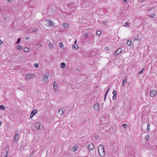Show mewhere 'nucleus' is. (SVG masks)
<instances>
[{
	"instance_id": "nucleus-1",
	"label": "nucleus",
	"mask_w": 157,
	"mask_h": 157,
	"mask_svg": "<svg viewBox=\"0 0 157 157\" xmlns=\"http://www.w3.org/2000/svg\"><path fill=\"white\" fill-rule=\"evenodd\" d=\"M98 149L100 155L102 156H104L105 155V151L103 145H100Z\"/></svg>"
},
{
	"instance_id": "nucleus-2",
	"label": "nucleus",
	"mask_w": 157,
	"mask_h": 157,
	"mask_svg": "<svg viewBox=\"0 0 157 157\" xmlns=\"http://www.w3.org/2000/svg\"><path fill=\"white\" fill-rule=\"evenodd\" d=\"M81 3L82 6L84 7L89 6L90 2L88 0H82L81 1Z\"/></svg>"
},
{
	"instance_id": "nucleus-3",
	"label": "nucleus",
	"mask_w": 157,
	"mask_h": 157,
	"mask_svg": "<svg viewBox=\"0 0 157 157\" xmlns=\"http://www.w3.org/2000/svg\"><path fill=\"white\" fill-rule=\"evenodd\" d=\"M35 75L33 74H29L27 75L26 76L25 78V80L27 79H29L34 77Z\"/></svg>"
},
{
	"instance_id": "nucleus-4",
	"label": "nucleus",
	"mask_w": 157,
	"mask_h": 157,
	"mask_svg": "<svg viewBox=\"0 0 157 157\" xmlns=\"http://www.w3.org/2000/svg\"><path fill=\"white\" fill-rule=\"evenodd\" d=\"M19 135L18 134L17 130L15 132V135L14 137V141L17 142L18 140Z\"/></svg>"
},
{
	"instance_id": "nucleus-5",
	"label": "nucleus",
	"mask_w": 157,
	"mask_h": 157,
	"mask_svg": "<svg viewBox=\"0 0 157 157\" xmlns=\"http://www.w3.org/2000/svg\"><path fill=\"white\" fill-rule=\"evenodd\" d=\"M64 111H65V110H64V109L61 108L59 109L58 111V113L60 116H61L64 113Z\"/></svg>"
},
{
	"instance_id": "nucleus-6",
	"label": "nucleus",
	"mask_w": 157,
	"mask_h": 157,
	"mask_svg": "<svg viewBox=\"0 0 157 157\" xmlns=\"http://www.w3.org/2000/svg\"><path fill=\"white\" fill-rule=\"evenodd\" d=\"M156 93L154 90H151L150 92V96L151 97H153L155 96Z\"/></svg>"
},
{
	"instance_id": "nucleus-7",
	"label": "nucleus",
	"mask_w": 157,
	"mask_h": 157,
	"mask_svg": "<svg viewBox=\"0 0 157 157\" xmlns=\"http://www.w3.org/2000/svg\"><path fill=\"white\" fill-rule=\"evenodd\" d=\"M122 51V50L121 48H119L115 52V55H117L120 54Z\"/></svg>"
},
{
	"instance_id": "nucleus-8",
	"label": "nucleus",
	"mask_w": 157,
	"mask_h": 157,
	"mask_svg": "<svg viewBox=\"0 0 157 157\" xmlns=\"http://www.w3.org/2000/svg\"><path fill=\"white\" fill-rule=\"evenodd\" d=\"M127 77L126 76H125L124 77V79L123 81L122 82V83L121 86H123L126 83L127 81Z\"/></svg>"
},
{
	"instance_id": "nucleus-9",
	"label": "nucleus",
	"mask_w": 157,
	"mask_h": 157,
	"mask_svg": "<svg viewBox=\"0 0 157 157\" xmlns=\"http://www.w3.org/2000/svg\"><path fill=\"white\" fill-rule=\"evenodd\" d=\"M36 112L37 111L36 110H33L30 114V117L31 118L36 113Z\"/></svg>"
},
{
	"instance_id": "nucleus-10",
	"label": "nucleus",
	"mask_w": 157,
	"mask_h": 157,
	"mask_svg": "<svg viewBox=\"0 0 157 157\" xmlns=\"http://www.w3.org/2000/svg\"><path fill=\"white\" fill-rule=\"evenodd\" d=\"M94 108L95 109L97 110L98 111L99 110L100 105L98 103H96L94 105Z\"/></svg>"
},
{
	"instance_id": "nucleus-11",
	"label": "nucleus",
	"mask_w": 157,
	"mask_h": 157,
	"mask_svg": "<svg viewBox=\"0 0 157 157\" xmlns=\"http://www.w3.org/2000/svg\"><path fill=\"white\" fill-rule=\"evenodd\" d=\"M35 126L38 130L40 129V123L36 122L35 123Z\"/></svg>"
},
{
	"instance_id": "nucleus-12",
	"label": "nucleus",
	"mask_w": 157,
	"mask_h": 157,
	"mask_svg": "<svg viewBox=\"0 0 157 157\" xmlns=\"http://www.w3.org/2000/svg\"><path fill=\"white\" fill-rule=\"evenodd\" d=\"M88 147L89 150L91 151L94 148V145L92 144H90L88 145Z\"/></svg>"
},
{
	"instance_id": "nucleus-13",
	"label": "nucleus",
	"mask_w": 157,
	"mask_h": 157,
	"mask_svg": "<svg viewBox=\"0 0 157 157\" xmlns=\"http://www.w3.org/2000/svg\"><path fill=\"white\" fill-rule=\"evenodd\" d=\"M47 23L50 25H53V22L50 20L47 19L46 20Z\"/></svg>"
},
{
	"instance_id": "nucleus-14",
	"label": "nucleus",
	"mask_w": 157,
	"mask_h": 157,
	"mask_svg": "<svg viewBox=\"0 0 157 157\" xmlns=\"http://www.w3.org/2000/svg\"><path fill=\"white\" fill-rule=\"evenodd\" d=\"M49 77V75L48 74V75H44L43 78L42 79L43 81H45Z\"/></svg>"
},
{
	"instance_id": "nucleus-15",
	"label": "nucleus",
	"mask_w": 157,
	"mask_h": 157,
	"mask_svg": "<svg viewBox=\"0 0 157 157\" xmlns=\"http://www.w3.org/2000/svg\"><path fill=\"white\" fill-rule=\"evenodd\" d=\"M110 89V88H109L107 90V91H106L105 94V96H104V100L105 101V99H106V96H107V95L108 93V92H109V90Z\"/></svg>"
},
{
	"instance_id": "nucleus-16",
	"label": "nucleus",
	"mask_w": 157,
	"mask_h": 157,
	"mask_svg": "<svg viewBox=\"0 0 157 157\" xmlns=\"http://www.w3.org/2000/svg\"><path fill=\"white\" fill-rule=\"evenodd\" d=\"M6 150V155L5 156V157H8L9 153V148L8 147H6L4 150V151Z\"/></svg>"
},
{
	"instance_id": "nucleus-17",
	"label": "nucleus",
	"mask_w": 157,
	"mask_h": 157,
	"mask_svg": "<svg viewBox=\"0 0 157 157\" xmlns=\"http://www.w3.org/2000/svg\"><path fill=\"white\" fill-rule=\"evenodd\" d=\"M63 26L65 28H67L68 26V24L66 23H63Z\"/></svg>"
},
{
	"instance_id": "nucleus-18",
	"label": "nucleus",
	"mask_w": 157,
	"mask_h": 157,
	"mask_svg": "<svg viewBox=\"0 0 157 157\" xmlns=\"http://www.w3.org/2000/svg\"><path fill=\"white\" fill-rule=\"evenodd\" d=\"M65 63H64L62 62L60 64V66L62 68H64L65 67Z\"/></svg>"
},
{
	"instance_id": "nucleus-19",
	"label": "nucleus",
	"mask_w": 157,
	"mask_h": 157,
	"mask_svg": "<svg viewBox=\"0 0 157 157\" xmlns=\"http://www.w3.org/2000/svg\"><path fill=\"white\" fill-rule=\"evenodd\" d=\"M53 87L54 88L55 90H56V88H57V84L56 82L55 81L54 82L53 84Z\"/></svg>"
},
{
	"instance_id": "nucleus-20",
	"label": "nucleus",
	"mask_w": 157,
	"mask_h": 157,
	"mask_svg": "<svg viewBox=\"0 0 157 157\" xmlns=\"http://www.w3.org/2000/svg\"><path fill=\"white\" fill-rule=\"evenodd\" d=\"M59 45L60 48H63L64 46L63 44L61 42H59Z\"/></svg>"
},
{
	"instance_id": "nucleus-21",
	"label": "nucleus",
	"mask_w": 157,
	"mask_h": 157,
	"mask_svg": "<svg viewBox=\"0 0 157 157\" xmlns=\"http://www.w3.org/2000/svg\"><path fill=\"white\" fill-rule=\"evenodd\" d=\"M132 43V41L131 40H128L127 42L128 45H130Z\"/></svg>"
},
{
	"instance_id": "nucleus-22",
	"label": "nucleus",
	"mask_w": 157,
	"mask_h": 157,
	"mask_svg": "<svg viewBox=\"0 0 157 157\" xmlns=\"http://www.w3.org/2000/svg\"><path fill=\"white\" fill-rule=\"evenodd\" d=\"M0 109L2 110H4L5 109V107L4 105H0Z\"/></svg>"
},
{
	"instance_id": "nucleus-23",
	"label": "nucleus",
	"mask_w": 157,
	"mask_h": 157,
	"mask_svg": "<svg viewBox=\"0 0 157 157\" xmlns=\"http://www.w3.org/2000/svg\"><path fill=\"white\" fill-rule=\"evenodd\" d=\"M150 124L149 123H148L147 124V131L149 132L150 130Z\"/></svg>"
},
{
	"instance_id": "nucleus-24",
	"label": "nucleus",
	"mask_w": 157,
	"mask_h": 157,
	"mask_svg": "<svg viewBox=\"0 0 157 157\" xmlns=\"http://www.w3.org/2000/svg\"><path fill=\"white\" fill-rule=\"evenodd\" d=\"M78 47V45H77L74 44L72 45V47L73 49H77V47Z\"/></svg>"
},
{
	"instance_id": "nucleus-25",
	"label": "nucleus",
	"mask_w": 157,
	"mask_h": 157,
	"mask_svg": "<svg viewBox=\"0 0 157 157\" xmlns=\"http://www.w3.org/2000/svg\"><path fill=\"white\" fill-rule=\"evenodd\" d=\"M139 36L137 35L136 37H135L133 39V40L134 41L136 40H139Z\"/></svg>"
},
{
	"instance_id": "nucleus-26",
	"label": "nucleus",
	"mask_w": 157,
	"mask_h": 157,
	"mask_svg": "<svg viewBox=\"0 0 157 157\" xmlns=\"http://www.w3.org/2000/svg\"><path fill=\"white\" fill-rule=\"evenodd\" d=\"M101 33V32L100 31H98L97 32L96 34L97 35L100 36Z\"/></svg>"
},
{
	"instance_id": "nucleus-27",
	"label": "nucleus",
	"mask_w": 157,
	"mask_h": 157,
	"mask_svg": "<svg viewBox=\"0 0 157 157\" xmlns=\"http://www.w3.org/2000/svg\"><path fill=\"white\" fill-rule=\"evenodd\" d=\"M17 48L18 50H21L22 49V47L21 45H19L17 46Z\"/></svg>"
},
{
	"instance_id": "nucleus-28",
	"label": "nucleus",
	"mask_w": 157,
	"mask_h": 157,
	"mask_svg": "<svg viewBox=\"0 0 157 157\" xmlns=\"http://www.w3.org/2000/svg\"><path fill=\"white\" fill-rule=\"evenodd\" d=\"M122 126L125 128H127L128 127L127 125L126 124H123Z\"/></svg>"
},
{
	"instance_id": "nucleus-29",
	"label": "nucleus",
	"mask_w": 157,
	"mask_h": 157,
	"mask_svg": "<svg viewBox=\"0 0 157 157\" xmlns=\"http://www.w3.org/2000/svg\"><path fill=\"white\" fill-rule=\"evenodd\" d=\"M21 39V38H19L17 40L16 42V43L17 44H18L20 42Z\"/></svg>"
},
{
	"instance_id": "nucleus-30",
	"label": "nucleus",
	"mask_w": 157,
	"mask_h": 157,
	"mask_svg": "<svg viewBox=\"0 0 157 157\" xmlns=\"http://www.w3.org/2000/svg\"><path fill=\"white\" fill-rule=\"evenodd\" d=\"M24 50L25 52H28L29 50V49L28 48L25 47L24 48Z\"/></svg>"
},
{
	"instance_id": "nucleus-31",
	"label": "nucleus",
	"mask_w": 157,
	"mask_h": 157,
	"mask_svg": "<svg viewBox=\"0 0 157 157\" xmlns=\"http://www.w3.org/2000/svg\"><path fill=\"white\" fill-rule=\"evenodd\" d=\"M144 70V69L143 68L141 71H140L139 72H138L139 74H141L143 72Z\"/></svg>"
},
{
	"instance_id": "nucleus-32",
	"label": "nucleus",
	"mask_w": 157,
	"mask_h": 157,
	"mask_svg": "<svg viewBox=\"0 0 157 157\" xmlns=\"http://www.w3.org/2000/svg\"><path fill=\"white\" fill-rule=\"evenodd\" d=\"M113 94L114 95V94H115V95H117V91L115 90H113Z\"/></svg>"
},
{
	"instance_id": "nucleus-33",
	"label": "nucleus",
	"mask_w": 157,
	"mask_h": 157,
	"mask_svg": "<svg viewBox=\"0 0 157 157\" xmlns=\"http://www.w3.org/2000/svg\"><path fill=\"white\" fill-rule=\"evenodd\" d=\"M149 136H148V135H147L145 136V139L146 140H147L149 138Z\"/></svg>"
},
{
	"instance_id": "nucleus-34",
	"label": "nucleus",
	"mask_w": 157,
	"mask_h": 157,
	"mask_svg": "<svg viewBox=\"0 0 157 157\" xmlns=\"http://www.w3.org/2000/svg\"><path fill=\"white\" fill-rule=\"evenodd\" d=\"M34 66L36 67H39V65L37 63H35L34 64Z\"/></svg>"
},
{
	"instance_id": "nucleus-35",
	"label": "nucleus",
	"mask_w": 157,
	"mask_h": 157,
	"mask_svg": "<svg viewBox=\"0 0 157 157\" xmlns=\"http://www.w3.org/2000/svg\"><path fill=\"white\" fill-rule=\"evenodd\" d=\"M37 31H38V29L36 28L32 29V31L34 33L36 32H37Z\"/></svg>"
},
{
	"instance_id": "nucleus-36",
	"label": "nucleus",
	"mask_w": 157,
	"mask_h": 157,
	"mask_svg": "<svg viewBox=\"0 0 157 157\" xmlns=\"http://www.w3.org/2000/svg\"><path fill=\"white\" fill-rule=\"evenodd\" d=\"M116 99V95H115V94H114L113 97V100H115Z\"/></svg>"
},
{
	"instance_id": "nucleus-37",
	"label": "nucleus",
	"mask_w": 157,
	"mask_h": 157,
	"mask_svg": "<svg viewBox=\"0 0 157 157\" xmlns=\"http://www.w3.org/2000/svg\"><path fill=\"white\" fill-rule=\"evenodd\" d=\"M77 149V147L76 146H74L73 147V150L74 151H76Z\"/></svg>"
},
{
	"instance_id": "nucleus-38",
	"label": "nucleus",
	"mask_w": 157,
	"mask_h": 157,
	"mask_svg": "<svg viewBox=\"0 0 157 157\" xmlns=\"http://www.w3.org/2000/svg\"><path fill=\"white\" fill-rule=\"evenodd\" d=\"M150 17H155V13H152L150 14Z\"/></svg>"
},
{
	"instance_id": "nucleus-39",
	"label": "nucleus",
	"mask_w": 157,
	"mask_h": 157,
	"mask_svg": "<svg viewBox=\"0 0 157 157\" xmlns=\"http://www.w3.org/2000/svg\"><path fill=\"white\" fill-rule=\"evenodd\" d=\"M129 25V24L127 22H126L125 24V25H124V26L126 27H127Z\"/></svg>"
},
{
	"instance_id": "nucleus-40",
	"label": "nucleus",
	"mask_w": 157,
	"mask_h": 157,
	"mask_svg": "<svg viewBox=\"0 0 157 157\" xmlns=\"http://www.w3.org/2000/svg\"><path fill=\"white\" fill-rule=\"evenodd\" d=\"M48 46L50 48H52V45L51 44L49 43L48 44Z\"/></svg>"
},
{
	"instance_id": "nucleus-41",
	"label": "nucleus",
	"mask_w": 157,
	"mask_h": 157,
	"mask_svg": "<svg viewBox=\"0 0 157 157\" xmlns=\"http://www.w3.org/2000/svg\"><path fill=\"white\" fill-rule=\"evenodd\" d=\"M88 36V34L87 33H85L84 35V36L86 37H87Z\"/></svg>"
},
{
	"instance_id": "nucleus-42",
	"label": "nucleus",
	"mask_w": 157,
	"mask_h": 157,
	"mask_svg": "<svg viewBox=\"0 0 157 157\" xmlns=\"http://www.w3.org/2000/svg\"><path fill=\"white\" fill-rule=\"evenodd\" d=\"M105 50L108 51L109 50V48L108 47H106L105 48Z\"/></svg>"
},
{
	"instance_id": "nucleus-43",
	"label": "nucleus",
	"mask_w": 157,
	"mask_h": 157,
	"mask_svg": "<svg viewBox=\"0 0 157 157\" xmlns=\"http://www.w3.org/2000/svg\"><path fill=\"white\" fill-rule=\"evenodd\" d=\"M29 37H26L25 38V39L27 40H29Z\"/></svg>"
},
{
	"instance_id": "nucleus-44",
	"label": "nucleus",
	"mask_w": 157,
	"mask_h": 157,
	"mask_svg": "<svg viewBox=\"0 0 157 157\" xmlns=\"http://www.w3.org/2000/svg\"><path fill=\"white\" fill-rule=\"evenodd\" d=\"M34 153V151H33L31 153V155H32Z\"/></svg>"
},
{
	"instance_id": "nucleus-45",
	"label": "nucleus",
	"mask_w": 157,
	"mask_h": 157,
	"mask_svg": "<svg viewBox=\"0 0 157 157\" xmlns=\"http://www.w3.org/2000/svg\"><path fill=\"white\" fill-rule=\"evenodd\" d=\"M98 136H95V139H98Z\"/></svg>"
},
{
	"instance_id": "nucleus-46",
	"label": "nucleus",
	"mask_w": 157,
	"mask_h": 157,
	"mask_svg": "<svg viewBox=\"0 0 157 157\" xmlns=\"http://www.w3.org/2000/svg\"><path fill=\"white\" fill-rule=\"evenodd\" d=\"M38 46H42V45L41 44H38Z\"/></svg>"
},
{
	"instance_id": "nucleus-47",
	"label": "nucleus",
	"mask_w": 157,
	"mask_h": 157,
	"mask_svg": "<svg viewBox=\"0 0 157 157\" xmlns=\"http://www.w3.org/2000/svg\"><path fill=\"white\" fill-rule=\"evenodd\" d=\"M106 22H104L103 23V25H105L106 24Z\"/></svg>"
},
{
	"instance_id": "nucleus-48",
	"label": "nucleus",
	"mask_w": 157,
	"mask_h": 157,
	"mask_svg": "<svg viewBox=\"0 0 157 157\" xmlns=\"http://www.w3.org/2000/svg\"><path fill=\"white\" fill-rule=\"evenodd\" d=\"M2 43V42L0 40V44H1Z\"/></svg>"
},
{
	"instance_id": "nucleus-49",
	"label": "nucleus",
	"mask_w": 157,
	"mask_h": 157,
	"mask_svg": "<svg viewBox=\"0 0 157 157\" xmlns=\"http://www.w3.org/2000/svg\"><path fill=\"white\" fill-rule=\"evenodd\" d=\"M123 1H124L125 2H127V0H123Z\"/></svg>"
},
{
	"instance_id": "nucleus-50",
	"label": "nucleus",
	"mask_w": 157,
	"mask_h": 157,
	"mask_svg": "<svg viewBox=\"0 0 157 157\" xmlns=\"http://www.w3.org/2000/svg\"><path fill=\"white\" fill-rule=\"evenodd\" d=\"M147 0H143V1H142V2H144V1H147Z\"/></svg>"
},
{
	"instance_id": "nucleus-51",
	"label": "nucleus",
	"mask_w": 157,
	"mask_h": 157,
	"mask_svg": "<svg viewBox=\"0 0 157 157\" xmlns=\"http://www.w3.org/2000/svg\"><path fill=\"white\" fill-rule=\"evenodd\" d=\"M10 0H8V1H10Z\"/></svg>"
},
{
	"instance_id": "nucleus-52",
	"label": "nucleus",
	"mask_w": 157,
	"mask_h": 157,
	"mask_svg": "<svg viewBox=\"0 0 157 157\" xmlns=\"http://www.w3.org/2000/svg\"><path fill=\"white\" fill-rule=\"evenodd\" d=\"M30 157H32V156L30 155Z\"/></svg>"
},
{
	"instance_id": "nucleus-53",
	"label": "nucleus",
	"mask_w": 157,
	"mask_h": 157,
	"mask_svg": "<svg viewBox=\"0 0 157 157\" xmlns=\"http://www.w3.org/2000/svg\"><path fill=\"white\" fill-rule=\"evenodd\" d=\"M0 123H1V122L0 121Z\"/></svg>"
}]
</instances>
